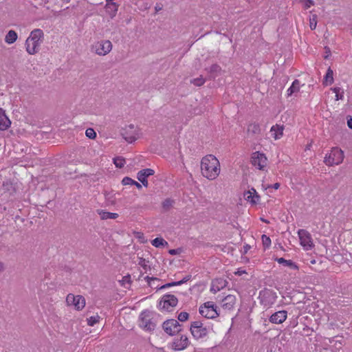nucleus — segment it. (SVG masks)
<instances>
[{"label": "nucleus", "instance_id": "3c124183", "mask_svg": "<svg viewBox=\"0 0 352 352\" xmlns=\"http://www.w3.org/2000/svg\"><path fill=\"white\" fill-rule=\"evenodd\" d=\"M5 270V266L3 263L0 262V273L2 272Z\"/></svg>", "mask_w": 352, "mask_h": 352}, {"label": "nucleus", "instance_id": "f257e3e1", "mask_svg": "<svg viewBox=\"0 0 352 352\" xmlns=\"http://www.w3.org/2000/svg\"><path fill=\"white\" fill-rule=\"evenodd\" d=\"M220 163L213 155H207L201 159V175L209 180L215 179L220 173Z\"/></svg>", "mask_w": 352, "mask_h": 352}, {"label": "nucleus", "instance_id": "423d86ee", "mask_svg": "<svg viewBox=\"0 0 352 352\" xmlns=\"http://www.w3.org/2000/svg\"><path fill=\"white\" fill-rule=\"evenodd\" d=\"M199 313L201 316L208 319H214L219 315L217 312V307L211 301L206 302L201 305L199 307Z\"/></svg>", "mask_w": 352, "mask_h": 352}, {"label": "nucleus", "instance_id": "f03ea898", "mask_svg": "<svg viewBox=\"0 0 352 352\" xmlns=\"http://www.w3.org/2000/svg\"><path fill=\"white\" fill-rule=\"evenodd\" d=\"M43 37L44 34L41 29H34L31 32L25 41V48L29 54L34 55L38 53Z\"/></svg>", "mask_w": 352, "mask_h": 352}, {"label": "nucleus", "instance_id": "39448f33", "mask_svg": "<svg viewBox=\"0 0 352 352\" xmlns=\"http://www.w3.org/2000/svg\"><path fill=\"white\" fill-rule=\"evenodd\" d=\"M121 135L127 142L132 143L139 138L140 133L137 127L131 124L122 129Z\"/></svg>", "mask_w": 352, "mask_h": 352}, {"label": "nucleus", "instance_id": "2eb2a0df", "mask_svg": "<svg viewBox=\"0 0 352 352\" xmlns=\"http://www.w3.org/2000/svg\"><path fill=\"white\" fill-rule=\"evenodd\" d=\"M155 171L151 168H145L138 173L137 178L145 187L148 185L147 177L154 175Z\"/></svg>", "mask_w": 352, "mask_h": 352}, {"label": "nucleus", "instance_id": "4d7b16f0", "mask_svg": "<svg viewBox=\"0 0 352 352\" xmlns=\"http://www.w3.org/2000/svg\"><path fill=\"white\" fill-rule=\"evenodd\" d=\"M61 1H63V3H68L70 1V0H61Z\"/></svg>", "mask_w": 352, "mask_h": 352}, {"label": "nucleus", "instance_id": "7c9ffc66", "mask_svg": "<svg viewBox=\"0 0 352 352\" xmlns=\"http://www.w3.org/2000/svg\"><path fill=\"white\" fill-rule=\"evenodd\" d=\"M151 244L155 248H160L164 245H168L167 241L162 238H155L151 241Z\"/></svg>", "mask_w": 352, "mask_h": 352}, {"label": "nucleus", "instance_id": "4468645a", "mask_svg": "<svg viewBox=\"0 0 352 352\" xmlns=\"http://www.w3.org/2000/svg\"><path fill=\"white\" fill-rule=\"evenodd\" d=\"M189 344V340L186 336L182 335L179 338H175L172 344L174 350H183Z\"/></svg>", "mask_w": 352, "mask_h": 352}, {"label": "nucleus", "instance_id": "9b49d317", "mask_svg": "<svg viewBox=\"0 0 352 352\" xmlns=\"http://www.w3.org/2000/svg\"><path fill=\"white\" fill-rule=\"evenodd\" d=\"M150 311L146 310L142 311L140 316V327L146 331L154 330L155 324L151 321Z\"/></svg>", "mask_w": 352, "mask_h": 352}, {"label": "nucleus", "instance_id": "393cba45", "mask_svg": "<svg viewBox=\"0 0 352 352\" xmlns=\"http://www.w3.org/2000/svg\"><path fill=\"white\" fill-rule=\"evenodd\" d=\"M300 83L298 80H295L291 87L287 89V96H292L293 94L297 93L300 90Z\"/></svg>", "mask_w": 352, "mask_h": 352}, {"label": "nucleus", "instance_id": "49530a36", "mask_svg": "<svg viewBox=\"0 0 352 352\" xmlns=\"http://www.w3.org/2000/svg\"><path fill=\"white\" fill-rule=\"evenodd\" d=\"M179 252V250L173 249V250H170L168 252L171 255H175V254H178Z\"/></svg>", "mask_w": 352, "mask_h": 352}, {"label": "nucleus", "instance_id": "20e7f679", "mask_svg": "<svg viewBox=\"0 0 352 352\" xmlns=\"http://www.w3.org/2000/svg\"><path fill=\"white\" fill-rule=\"evenodd\" d=\"M344 153L341 149L333 148L324 157V162L327 166L338 165L344 160Z\"/></svg>", "mask_w": 352, "mask_h": 352}, {"label": "nucleus", "instance_id": "052dcab7", "mask_svg": "<svg viewBox=\"0 0 352 352\" xmlns=\"http://www.w3.org/2000/svg\"><path fill=\"white\" fill-rule=\"evenodd\" d=\"M109 198H111V196H109V197L107 196V199H109Z\"/></svg>", "mask_w": 352, "mask_h": 352}, {"label": "nucleus", "instance_id": "2f4dec72", "mask_svg": "<svg viewBox=\"0 0 352 352\" xmlns=\"http://www.w3.org/2000/svg\"><path fill=\"white\" fill-rule=\"evenodd\" d=\"M331 90L336 94V100H343L344 91L340 87H333Z\"/></svg>", "mask_w": 352, "mask_h": 352}, {"label": "nucleus", "instance_id": "8fccbe9b", "mask_svg": "<svg viewBox=\"0 0 352 352\" xmlns=\"http://www.w3.org/2000/svg\"><path fill=\"white\" fill-rule=\"evenodd\" d=\"M347 125L350 129H352V118L347 120Z\"/></svg>", "mask_w": 352, "mask_h": 352}, {"label": "nucleus", "instance_id": "e433bc0d", "mask_svg": "<svg viewBox=\"0 0 352 352\" xmlns=\"http://www.w3.org/2000/svg\"><path fill=\"white\" fill-rule=\"evenodd\" d=\"M190 82L192 83L193 85H196V86H201L202 85L204 84L205 82V78H204L201 76L198 77V78H194L192 80H190Z\"/></svg>", "mask_w": 352, "mask_h": 352}, {"label": "nucleus", "instance_id": "f704fd0d", "mask_svg": "<svg viewBox=\"0 0 352 352\" xmlns=\"http://www.w3.org/2000/svg\"><path fill=\"white\" fill-rule=\"evenodd\" d=\"M248 131L254 134L259 133L261 131L260 126L258 124H251L248 126Z\"/></svg>", "mask_w": 352, "mask_h": 352}, {"label": "nucleus", "instance_id": "b1692460", "mask_svg": "<svg viewBox=\"0 0 352 352\" xmlns=\"http://www.w3.org/2000/svg\"><path fill=\"white\" fill-rule=\"evenodd\" d=\"M17 34L14 30H9L5 37V41L8 44L14 43L17 39Z\"/></svg>", "mask_w": 352, "mask_h": 352}, {"label": "nucleus", "instance_id": "0eeeda50", "mask_svg": "<svg viewBox=\"0 0 352 352\" xmlns=\"http://www.w3.org/2000/svg\"><path fill=\"white\" fill-rule=\"evenodd\" d=\"M300 243L305 250H311L314 248V244L311 234L306 230L300 229L298 231Z\"/></svg>", "mask_w": 352, "mask_h": 352}, {"label": "nucleus", "instance_id": "f8f14e48", "mask_svg": "<svg viewBox=\"0 0 352 352\" xmlns=\"http://www.w3.org/2000/svg\"><path fill=\"white\" fill-rule=\"evenodd\" d=\"M178 300L173 294L164 295L160 302V307L164 310L170 311L173 307H176Z\"/></svg>", "mask_w": 352, "mask_h": 352}, {"label": "nucleus", "instance_id": "680f3d73", "mask_svg": "<svg viewBox=\"0 0 352 352\" xmlns=\"http://www.w3.org/2000/svg\"><path fill=\"white\" fill-rule=\"evenodd\" d=\"M109 198H111V196H109V197L107 196V199H109Z\"/></svg>", "mask_w": 352, "mask_h": 352}, {"label": "nucleus", "instance_id": "09e8293b", "mask_svg": "<svg viewBox=\"0 0 352 352\" xmlns=\"http://www.w3.org/2000/svg\"><path fill=\"white\" fill-rule=\"evenodd\" d=\"M220 290V288L219 287H217V288H214V286L212 285L211 289H210V291L212 292H213L214 294L217 293V292H219Z\"/></svg>", "mask_w": 352, "mask_h": 352}, {"label": "nucleus", "instance_id": "412c9836", "mask_svg": "<svg viewBox=\"0 0 352 352\" xmlns=\"http://www.w3.org/2000/svg\"><path fill=\"white\" fill-rule=\"evenodd\" d=\"M3 190L10 195H12L16 192V185L10 180H6L3 182Z\"/></svg>", "mask_w": 352, "mask_h": 352}, {"label": "nucleus", "instance_id": "a19ab883", "mask_svg": "<svg viewBox=\"0 0 352 352\" xmlns=\"http://www.w3.org/2000/svg\"><path fill=\"white\" fill-rule=\"evenodd\" d=\"M85 135L90 139H94L96 137V133L91 128H89L86 130Z\"/></svg>", "mask_w": 352, "mask_h": 352}, {"label": "nucleus", "instance_id": "9d476101", "mask_svg": "<svg viewBox=\"0 0 352 352\" xmlns=\"http://www.w3.org/2000/svg\"><path fill=\"white\" fill-rule=\"evenodd\" d=\"M66 302L67 305L74 306L77 310H81L85 306V299L83 296L80 295L74 296L72 294H69L67 296Z\"/></svg>", "mask_w": 352, "mask_h": 352}, {"label": "nucleus", "instance_id": "473e14b6", "mask_svg": "<svg viewBox=\"0 0 352 352\" xmlns=\"http://www.w3.org/2000/svg\"><path fill=\"white\" fill-rule=\"evenodd\" d=\"M144 279L146 280L148 285L151 287H154L155 289L158 288V285H155V282H158L160 281V279L157 278H154V277H149V276H146L144 278Z\"/></svg>", "mask_w": 352, "mask_h": 352}, {"label": "nucleus", "instance_id": "f3484780", "mask_svg": "<svg viewBox=\"0 0 352 352\" xmlns=\"http://www.w3.org/2000/svg\"><path fill=\"white\" fill-rule=\"evenodd\" d=\"M205 70L208 72L210 80L215 79L222 72L221 67L217 64H213L210 67L206 68Z\"/></svg>", "mask_w": 352, "mask_h": 352}, {"label": "nucleus", "instance_id": "de8ad7c7", "mask_svg": "<svg viewBox=\"0 0 352 352\" xmlns=\"http://www.w3.org/2000/svg\"><path fill=\"white\" fill-rule=\"evenodd\" d=\"M324 49L326 50V54H327V55L324 56V58H327L331 54V51H330L329 47H325Z\"/></svg>", "mask_w": 352, "mask_h": 352}, {"label": "nucleus", "instance_id": "dca6fc26", "mask_svg": "<svg viewBox=\"0 0 352 352\" xmlns=\"http://www.w3.org/2000/svg\"><path fill=\"white\" fill-rule=\"evenodd\" d=\"M287 317V312L285 310L283 311H278L273 314L270 317V322L273 324H281L285 320Z\"/></svg>", "mask_w": 352, "mask_h": 352}, {"label": "nucleus", "instance_id": "7ed1b4c3", "mask_svg": "<svg viewBox=\"0 0 352 352\" xmlns=\"http://www.w3.org/2000/svg\"><path fill=\"white\" fill-rule=\"evenodd\" d=\"M190 331L194 338L199 340L208 336L209 329L201 321L197 320L191 322Z\"/></svg>", "mask_w": 352, "mask_h": 352}, {"label": "nucleus", "instance_id": "bf43d9fd", "mask_svg": "<svg viewBox=\"0 0 352 352\" xmlns=\"http://www.w3.org/2000/svg\"><path fill=\"white\" fill-rule=\"evenodd\" d=\"M107 2H109V1H113L114 0H106Z\"/></svg>", "mask_w": 352, "mask_h": 352}, {"label": "nucleus", "instance_id": "aec40b11", "mask_svg": "<svg viewBox=\"0 0 352 352\" xmlns=\"http://www.w3.org/2000/svg\"><path fill=\"white\" fill-rule=\"evenodd\" d=\"M236 303V297L234 295H228L222 300V307L226 309H231Z\"/></svg>", "mask_w": 352, "mask_h": 352}, {"label": "nucleus", "instance_id": "37998d69", "mask_svg": "<svg viewBox=\"0 0 352 352\" xmlns=\"http://www.w3.org/2000/svg\"><path fill=\"white\" fill-rule=\"evenodd\" d=\"M262 241L265 248H269L271 245V239L265 234L262 235Z\"/></svg>", "mask_w": 352, "mask_h": 352}, {"label": "nucleus", "instance_id": "c9c22d12", "mask_svg": "<svg viewBox=\"0 0 352 352\" xmlns=\"http://www.w3.org/2000/svg\"><path fill=\"white\" fill-rule=\"evenodd\" d=\"M114 164L117 168H122L125 164V160L122 157H117L113 159Z\"/></svg>", "mask_w": 352, "mask_h": 352}, {"label": "nucleus", "instance_id": "c85d7f7f", "mask_svg": "<svg viewBox=\"0 0 352 352\" xmlns=\"http://www.w3.org/2000/svg\"><path fill=\"white\" fill-rule=\"evenodd\" d=\"M122 184L124 186L126 185H134L138 189H140L142 188V185L137 182L136 181L132 179L131 178L129 177H125L122 180Z\"/></svg>", "mask_w": 352, "mask_h": 352}, {"label": "nucleus", "instance_id": "5701e85b", "mask_svg": "<svg viewBox=\"0 0 352 352\" xmlns=\"http://www.w3.org/2000/svg\"><path fill=\"white\" fill-rule=\"evenodd\" d=\"M98 214L102 220H107L109 219H116L118 217V213L109 212L104 210H98Z\"/></svg>", "mask_w": 352, "mask_h": 352}, {"label": "nucleus", "instance_id": "72a5a7b5", "mask_svg": "<svg viewBox=\"0 0 352 352\" xmlns=\"http://www.w3.org/2000/svg\"><path fill=\"white\" fill-rule=\"evenodd\" d=\"M173 200L170 199H166L162 204V208L164 211H168L173 207Z\"/></svg>", "mask_w": 352, "mask_h": 352}, {"label": "nucleus", "instance_id": "ea45409f", "mask_svg": "<svg viewBox=\"0 0 352 352\" xmlns=\"http://www.w3.org/2000/svg\"><path fill=\"white\" fill-rule=\"evenodd\" d=\"M317 25V15L313 14L309 20V27L311 30H315Z\"/></svg>", "mask_w": 352, "mask_h": 352}, {"label": "nucleus", "instance_id": "6ab92c4d", "mask_svg": "<svg viewBox=\"0 0 352 352\" xmlns=\"http://www.w3.org/2000/svg\"><path fill=\"white\" fill-rule=\"evenodd\" d=\"M11 122L5 113V111L0 108V130L5 131L10 127Z\"/></svg>", "mask_w": 352, "mask_h": 352}, {"label": "nucleus", "instance_id": "c03bdc74", "mask_svg": "<svg viewBox=\"0 0 352 352\" xmlns=\"http://www.w3.org/2000/svg\"><path fill=\"white\" fill-rule=\"evenodd\" d=\"M148 263V261H147L146 259L140 258L138 265L142 267L145 270H147L148 268H150Z\"/></svg>", "mask_w": 352, "mask_h": 352}, {"label": "nucleus", "instance_id": "ddd939ff", "mask_svg": "<svg viewBox=\"0 0 352 352\" xmlns=\"http://www.w3.org/2000/svg\"><path fill=\"white\" fill-rule=\"evenodd\" d=\"M252 164L259 170H264L267 164V159L263 153H253L251 158Z\"/></svg>", "mask_w": 352, "mask_h": 352}, {"label": "nucleus", "instance_id": "13d9d810", "mask_svg": "<svg viewBox=\"0 0 352 352\" xmlns=\"http://www.w3.org/2000/svg\"><path fill=\"white\" fill-rule=\"evenodd\" d=\"M311 146V144H308V145L307 146V148H307V149H310Z\"/></svg>", "mask_w": 352, "mask_h": 352}, {"label": "nucleus", "instance_id": "4be33fe9", "mask_svg": "<svg viewBox=\"0 0 352 352\" xmlns=\"http://www.w3.org/2000/svg\"><path fill=\"white\" fill-rule=\"evenodd\" d=\"M279 264H283L294 270H298V266L291 260H286L284 258H276L275 259Z\"/></svg>", "mask_w": 352, "mask_h": 352}, {"label": "nucleus", "instance_id": "1a4fd4ad", "mask_svg": "<svg viewBox=\"0 0 352 352\" xmlns=\"http://www.w3.org/2000/svg\"><path fill=\"white\" fill-rule=\"evenodd\" d=\"M162 328L169 336H174L182 331V325L175 319H170L164 322Z\"/></svg>", "mask_w": 352, "mask_h": 352}, {"label": "nucleus", "instance_id": "864d4df0", "mask_svg": "<svg viewBox=\"0 0 352 352\" xmlns=\"http://www.w3.org/2000/svg\"><path fill=\"white\" fill-rule=\"evenodd\" d=\"M250 248V246L248 245H246L245 246H244V252L246 253Z\"/></svg>", "mask_w": 352, "mask_h": 352}, {"label": "nucleus", "instance_id": "c756f323", "mask_svg": "<svg viewBox=\"0 0 352 352\" xmlns=\"http://www.w3.org/2000/svg\"><path fill=\"white\" fill-rule=\"evenodd\" d=\"M107 9L109 12H111V16H114L118 10V6L113 1L107 2Z\"/></svg>", "mask_w": 352, "mask_h": 352}, {"label": "nucleus", "instance_id": "58836bf2", "mask_svg": "<svg viewBox=\"0 0 352 352\" xmlns=\"http://www.w3.org/2000/svg\"><path fill=\"white\" fill-rule=\"evenodd\" d=\"M299 2L303 5L305 9H308L314 5L313 0H299Z\"/></svg>", "mask_w": 352, "mask_h": 352}, {"label": "nucleus", "instance_id": "4c0bfd02", "mask_svg": "<svg viewBox=\"0 0 352 352\" xmlns=\"http://www.w3.org/2000/svg\"><path fill=\"white\" fill-rule=\"evenodd\" d=\"M100 316L96 315L94 316H91L87 319V324L89 326H94L96 323L99 322Z\"/></svg>", "mask_w": 352, "mask_h": 352}, {"label": "nucleus", "instance_id": "603ef678", "mask_svg": "<svg viewBox=\"0 0 352 352\" xmlns=\"http://www.w3.org/2000/svg\"><path fill=\"white\" fill-rule=\"evenodd\" d=\"M272 188L274 189H278L280 187L279 183H275L273 186H272Z\"/></svg>", "mask_w": 352, "mask_h": 352}, {"label": "nucleus", "instance_id": "a211bd4d", "mask_svg": "<svg viewBox=\"0 0 352 352\" xmlns=\"http://www.w3.org/2000/svg\"><path fill=\"white\" fill-rule=\"evenodd\" d=\"M244 197L248 201H250L252 204H257L260 199L259 195L254 188H252L251 190L245 192Z\"/></svg>", "mask_w": 352, "mask_h": 352}, {"label": "nucleus", "instance_id": "bb28decb", "mask_svg": "<svg viewBox=\"0 0 352 352\" xmlns=\"http://www.w3.org/2000/svg\"><path fill=\"white\" fill-rule=\"evenodd\" d=\"M283 126L279 125L273 126L271 128V132H274V138L276 140L280 138V137L283 135Z\"/></svg>", "mask_w": 352, "mask_h": 352}, {"label": "nucleus", "instance_id": "6e6d98bb", "mask_svg": "<svg viewBox=\"0 0 352 352\" xmlns=\"http://www.w3.org/2000/svg\"><path fill=\"white\" fill-rule=\"evenodd\" d=\"M155 9L156 12H159L160 10H162V8L159 7V6H155Z\"/></svg>", "mask_w": 352, "mask_h": 352}, {"label": "nucleus", "instance_id": "cd10ccee", "mask_svg": "<svg viewBox=\"0 0 352 352\" xmlns=\"http://www.w3.org/2000/svg\"><path fill=\"white\" fill-rule=\"evenodd\" d=\"M333 82V72L331 69V67H329L327 71L326 75L324 76L323 83L325 84L326 85H331Z\"/></svg>", "mask_w": 352, "mask_h": 352}, {"label": "nucleus", "instance_id": "79ce46f5", "mask_svg": "<svg viewBox=\"0 0 352 352\" xmlns=\"http://www.w3.org/2000/svg\"><path fill=\"white\" fill-rule=\"evenodd\" d=\"M189 318V314L186 312V311H182L181 313L179 314L178 315V320L180 321V322H185Z\"/></svg>", "mask_w": 352, "mask_h": 352}, {"label": "nucleus", "instance_id": "a878e982", "mask_svg": "<svg viewBox=\"0 0 352 352\" xmlns=\"http://www.w3.org/2000/svg\"><path fill=\"white\" fill-rule=\"evenodd\" d=\"M190 278H191V276L188 275V276H186V277H184L182 280H181L179 281L172 282V283H169L165 284V285L161 286L160 287V289H165V288L170 287H172V286L181 285L182 284H183V283L187 282L188 280H189L190 279Z\"/></svg>", "mask_w": 352, "mask_h": 352}, {"label": "nucleus", "instance_id": "a18cd8bd", "mask_svg": "<svg viewBox=\"0 0 352 352\" xmlns=\"http://www.w3.org/2000/svg\"><path fill=\"white\" fill-rule=\"evenodd\" d=\"M131 282V276L129 275L125 276L122 278V284L124 285L125 283H130Z\"/></svg>", "mask_w": 352, "mask_h": 352}, {"label": "nucleus", "instance_id": "6e6552de", "mask_svg": "<svg viewBox=\"0 0 352 352\" xmlns=\"http://www.w3.org/2000/svg\"><path fill=\"white\" fill-rule=\"evenodd\" d=\"M113 45L109 40H102L95 43L93 45V50L95 53L99 56H105L112 50Z\"/></svg>", "mask_w": 352, "mask_h": 352}, {"label": "nucleus", "instance_id": "5fc2aeb1", "mask_svg": "<svg viewBox=\"0 0 352 352\" xmlns=\"http://www.w3.org/2000/svg\"><path fill=\"white\" fill-rule=\"evenodd\" d=\"M244 273H245V271H239H239H238V272H236L235 274H238V275H239V276H240V275H241L242 274H244Z\"/></svg>", "mask_w": 352, "mask_h": 352}]
</instances>
